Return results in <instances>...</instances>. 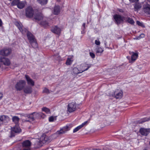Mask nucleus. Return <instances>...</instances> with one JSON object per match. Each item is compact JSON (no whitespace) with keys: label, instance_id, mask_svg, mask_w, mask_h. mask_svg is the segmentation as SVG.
Listing matches in <instances>:
<instances>
[{"label":"nucleus","instance_id":"nucleus-1","mask_svg":"<svg viewBox=\"0 0 150 150\" xmlns=\"http://www.w3.org/2000/svg\"><path fill=\"white\" fill-rule=\"evenodd\" d=\"M45 116V115L42 112H34L27 115V117L29 119L28 120L23 119V120L24 122H30L31 121H34L36 119L43 118Z\"/></svg>","mask_w":150,"mask_h":150},{"label":"nucleus","instance_id":"nucleus-2","mask_svg":"<svg viewBox=\"0 0 150 150\" xmlns=\"http://www.w3.org/2000/svg\"><path fill=\"white\" fill-rule=\"evenodd\" d=\"M15 24L23 34L27 33V36L30 42H32V41L35 40L33 35L30 32L28 31L27 29L23 27L21 23L16 22L15 23Z\"/></svg>","mask_w":150,"mask_h":150},{"label":"nucleus","instance_id":"nucleus-3","mask_svg":"<svg viewBox=\"0 0 150 150\" xmlns=\"http://www.w3.org/2000/svg\"><path fill=\"white\" fill-rule=\"evenodd\" d=\"M26 84V82L23 80H20L17 82L15 86L17 91H21L25 87Z\"/></svg>","mask_w":150,"mask_h":150},{"label":"nucleus","instance_id":"nucleus-4","mask_svg":"<svg viewBox=\"0 0 150 150\" xmlns=\"http://www.w3.org/2000/svg\"><path fill=\"white\" fill-rule=\"evenodd\" d=\"M91 64H88L86 63L83 65L82 67H87V68H86V69L84 68L83 70H79L77 68L74 67L72 71V73L74 74H78L80 73L83 72V71L87 70L88 69L91 67Z\"/></svg>","mask_w":150,"mask_h":150},{"label":"nucleus","instance_id":"nucleus-5","mask_svg":"<svg viewBox=\"0 0 150 150\" xmlns=\"http://www.w3.org/2000/svg\"><path fill=\"white\" fill-rule=\"evenodd\" d=\"M22 147L21 150H30L31 143L28 140L24 141L22 143Z\"/></svg>","mask_w":150,"mask_h":150},{"label":"nucleus","instance_id":"nucleus-6","mask_svg":"<svg viewBox=\"0 0 150 150\" xmlns=\"http://www.w3.org/2000/svg\"><path fill=\"white\" fill-rule=\"evenodd\" d=\"M12 50L11 49L6 47L0 50V55L4 56H7L11 53Z\"/></svg>","mask_w":150,"mask_h":150},{"label":"nucleus","instance_id":"nucleus-7","mask_svg":"<svg viewBox=\"0 0 150 150\" xmlns=\"http://www.w3.org/2000/svg\"><path fill=\"white\" fill-rule=\"evenodd\" d=\"M113 18L115 20V23L117 25L120 24L125 19L124 17H122L120 15L117 14L114 15Z\"/></svg>","mask_w":150,"mask_h":150},{"label":"nucleus","instance_id":"nucleus-8","mask_svg":"<svg viewBox=\"0 0 150 150\" xmlns=\"http://www.w3.org/2000/svg\"><path fill=\"white\" fill-rule=\"evenodd\" d=\"M34 12L33 8L31 7H28L25 9L26 16L28 18H31L34 16Z\"/></svg>","mask_w":150,"mask_h":150},{"label":"nucleus","instance_id":"nucleus-9","mask_svg":"<svg viewBox=\"0 0 150 150\" xmlns=\"http://www.w3.org/2000/svg\"><path fill=\"white\" fill-rule=\"evenodd\" d=\"M76 108V103L75 102H72L68 105L67 110L69 112H71L75 111Z\"/></svg>","mask_w":150,"mask_h":150},{"label":"nucleus","instance_id":"nucleus-10","mask_svg":"<svg viewBox=\"0 0 150 150\" xmlns=\"http://www.w3.org/2000/svg\"><path fill=\"white\" fill-rule=\"evenodd\" d=\"M33 18L35 21L38 22H40L43 19L42 14L40 13H38L35 14L33 16Z\"/></svg>","mask_w":150,"mask_h":150},{"label":"nucleus","instance_id":"nucleus-11","mask_svg":"<svg viewBox=\"0 0 150 150\" xmlns=\"http://www.w3.org/2000/svg\"><path fill=\"white\" fill-rule=\"evenodd\" d=\"M12 130L11 132V136L12 137L14 136L15 135L14 133H18L21 132V129L20 127H18V124L16 125L15 126L11 128Z\"/></svg>","mask_w":150,"mask_h":150},{"label":"nucleus","instance_id":"nucleus-12","mask_svg":"<svg viewBox=\"0 0 150 150\" xmlns=\"http://www.w3.org/2000/svg\"><path fill=\"white\" fill-rule=\"evenodd\" d=\"M139 132L142 135L146 136L150 132V129L141 128L140 129Z\"/></svg>","mask_w":150,"mask_h":150},{"label":"nucleus","instance_id":"nucleus-13","mask_svg":"<svg viewBox=\"0 0 150 150\" xmlns=\"http://www.w3.org/2000/svg\"><path fill=\"white\" fill-rule=\"evenodd\" d=\"M0 62L6 66H9L10 64V62L8 59L2 57H0Z\"/></svg>","mask_w":150,"mask_h":150},{"label":"nucleus","instance_id":"nucleus-14","mask_svg":"<svg viewBox=\"0 0 150 150\" xmlns=\"http://www.w3.org/2000/svg\"><path fill=\"white\" fill-rule=\"evenodd\" d=\"M123 95L122 92L118 89L116 90L114 93V97L116 99L121 98Z\"/></svg>","mask_w":150,"mask_h":150},{"label":"nucleus","instance_id":"nucleus-15","mask_svg":"<svg viewBox=\"0 0 150 150\" xmlns=\"http://www.w3.org/2000/svg\"><path fill=\"white\" fill-rule=\"evenodd\" d=\"M9 120V118L6 115H2L0 116V125L2 124L5 121L7 122Z\"/></svg>","mask_w":150,"mask_h":150},{"label":"nucleus","instance_id":"nucleus-16","mask_svg":"<svg viewBox=\"0 0 150 150\" xmlns=\"http://www.w3.org/2000/svg\"><path fill=\"white\" fill-rule=\"evenodd\" d=\"M25 77L27 80V83L28 85L32 86L34 85L35 82L28 75H25Z\"/></svg>","mask_w":150,"mask_h":150},{"label":"nucleus","instance_id":"nucleus-17","mask_svg":"<svg viewBox=\"0 0 150 150\" xmlns=\"http://www.w3.org/2000/svg\"><path fill=\"white\" fill-rule=\"evenodd\" d=\"M51 31L53 33L57 34H59L61 32V29L57 26L53 27L51 29Z\"/></svg>","mask_w":150,"mask_h":150},{"label":"nucleus","instance_id":"nucleus-18","mask_svg":"<svg viewBox=\"0 0 150 150\" xmlns=\"http://www.w3.org/2000/svg\"><path fill=\"white\" fill-rule=\"evenodd\" d=\"M60 7L59 6H55L54 9L53 13L55 15H58L60 12Z\"/></svg>","mask_w":150,"mask_h":150},{"label":"nucleus","instance_id":"nucleus-19","mask_svg":"<svg viewBox=\"0 0 150 150\" xmlns=\"http://www.w3.org/2000/svg\"><path fill=\"white\" fill-rule=\"evenodd\" d=\"M24 92L26 94L30 93L32 92V88L29 86H27L24 89Z\"/></svg>","mask_w":150,"mask_h":150},{"label":"nucleus","instance_id":"nucleus-20","mask_svg":"<svg viewBox=\"0 0 150 150\" xmlns=\"http://www.w3.org/2000/svg\"><path fill=\"white\" fill-rule=\"evenodd\" d=\"M42 139L43 143L49 142L50 141L49 137L46 135H45L44 137H42Z\"/></svg>","mask_w":150,"mask_h":150},{"label":"nucleus","instance_id":"nucleus-21","mask_svg":"<svg viewBox=\"0 0 150 150\" xmlns=\"http://www.w3.org/2000/svg\"><path fill=\"white\" fill-rule=\"evenodd\" d=\"M45 20V19L43 18V20L40 22V25L46 27L48 25V23Z\"/></svg>","mask_w":150,"mask_h":150},{"label":"nucleus","instance_id":"nucleus-22","mask_svg":"<svg viewBox=\"0 0 150 150\" xmlns=\"http://www.w3.org/2000/svg\"><path fill=\"white\" fill-rule=\"evenodd\" d=\"M144 11L146 14L150 15V6L149 4L144 8Z\"/></svg>","mask_w":150,"mask_h":150},{"label":"nucleus","instance_id":"nucleus-23","mask_svg":"<svg viewBox=\"0 0 150 150\" xmlns=\"http://www.w3.org/2000/svg\"><path fill=\"white\" fill-rule=\"evenodd\" d=\"M132 55L131 57V59L132 61H134L137 59L138 57V54L137 53H135L134 52H132Z\"/></svg>","mask_w":150,"mask_h":150},{"label":"nucleus","instance_id":"nucleus-24","mask_svg":"<svg viewBox=\"0 0 150 150\" xmlns=\"http://www.w3.org/2000/svg\"><path fill=\"white\" fill-rule=\"evenodd\" d=\"M12 120L13 121L16 125L19 122V118L18 116H14L12 117Z\"/></svg>","mask_w":150,"mask_h":150},{"label":"nucleus","instance_id":"nucleus-25","mask_svg":"<svg viewBox=\"0 0 150 150\" xmlns=\"http://www.w3.org/2000/svg\"><path fill=\"white\" fill-rule=\"evenodd\" d=\"M30 43L31 44L32 47L33 48H36L38 47V44L35 39L33 41H32V42H30Z\"/></svg>","mask_w":150,"mask_h":150},{"label":"nucleus","instance_id":"nucleus-26","mask_svg":"<svg viewBox=\"0 0 150 150\" xmlns=\"http://www.w3.org/2000/svg\"><path fill=\"white\" fill-rule=\"evenodd\" d=\"M25 6L24 3L23 1H20L17 5V7L20 9H22Z\"/></svg>","mask_w":150,"mask_h":150},{"label":"nucleus","instance_id":"nucleus-27","mask_svg":"<svg viewBox=\"0 0 150 150\" xmlns=\"http://www.w3.org/2000/svg\"><path fill=\"white\" fill-rule=\"evenodd\" d=\"M42 111L45 112L47 114H50L51 113L50 109L46 107L42 108Z\"/></svg>","mask_w":150,"mask_h":150},{"label":"nucleus","instance_id":"nucleus-28","mask_svg":"<svg viewBox=\"0 0 150 150\" xmlns=\"http://www.w3.org/2000/svg\"><path fill=\"white\" fill-rule=\"evenodd\" d=\"M38 2L42 5H44L47 4V0H37Z\"/></svg>","mask_w":150,"mask_h":150},{"label":"nucleus","instance_id":"nucleus-29","mask_svg":"<svg viewBox=\"0 0 150 150\" xmlns=\"http://www.w3.org/2000/svg\"><path fill=\"white\" fill-rule=\"evenodd\" d=\"M141 7V5L139 4H136L134 6V10L137 11Z\"/></svg>","mask_w":150,"mask_h":150},{"label":"nucleus","instance_id":"nucleus-30","mask_svg":"<svg viewBox=\"0 0 150 150\" xmlns=\"http://www.w3.org/2000/svg\"><path fill=\"white\" fill-rule=\"evenodd\" d=\"M19 2V0H13L11 3V5L12 6H17Z\"/></svg>","mask_w":150,"mask_h":150},{"label":"nucleus","instance_id":"nucleus-31","mask_svg":"<svg viewBox=\"0 0 150 150\" xmlns=\"http://www.w3.org/2000/svg\"><path fill=\"white\" fill-rule=\"evenodd\" d=\"M61 129L62 130V131L64 132V133H65L67 131L69 130L70 129V128L69 127V126H67L63 127Z\"/></svg>","mask_w":150,"mask_h":150},{"label":"nucleus","instance_id":"nucleus-32","mask_svg":"<svg viewBox=\"0 0 150 150\" xmlns=\"http://www.w3.org/2000/svg\"><path fill=\"white\" fill-rule=\"evenodd\" d=\"M127 21L129 23H130L131 24H133L134 23V22L133 20L130 18H126Z\"/></svg>","mask_w":150,"mask_h":150},{"label":"nucleus","instance_id":"nucleus-33","mask_svg":"<svg viewBox=\"0 0 150 150\" xmlns=\"http://www.w3.org/2000/svg\"><path fill=\"white\" fill-rule=\"evenodd\" d=\"M104 50L103 48L99 47H98L96 50V52L97 53H102L103 51Z\"/></svg>","mask_w":150,"mask_h":150},{"label":"nucleus","instance_id":"nucleus-34","mask_svg":"<svg viewBox=\"0 0 150 150\" xmlns=\"http://www.w3.org/2000/svg\"><path fill=\"white\" fill-rule=\"evenodd\" d=\"M73 61L71 60V58H68L66 62V64L67 65H69L72 63Z\"/></svg>","mask_w":150,"mask_h":150},{"label":"nucleus","instance_id":"nucleus-35","mask_svg":"<svg viewBox=\"0 0 150 150\" xmlns=\"http://www.w3.org/2000/svg\"><path fill=\"white\" fill-rule=\"evenodd\" d=\"M64 133V131H62V130L61 129L59 131H58L55 133V134L58 135H60Z\"/></svg>","mask_w":150,"mask_h":150},{"label":"nucleus","instance_id":"nucleus-36","mask_svg":"<svg viewBox=\"0 0 150 150\" xmlns=\"http://www.w3.org/2000/svg\"><path fill=\"white\" fill-rule=\"evenodd\" d=\"M81 126L79 125L76 128H75L73 130V132H75L78 131L79 129L81 128Z\"/></svg>","mask_w":150,"mask_h":150},{"label":"nucleus","instance_id":"nucleus-37","mask_svg":"<svg viewBox=\"0 0 150 150\" xmlns=\"http://www.w3.org/2000/svg\"><path fill=\"white\" fill-rule=\"evenodd\" d=\"M56 120V117H54L53 116H51L49 118V121L50 122H53L54 120Z\"/></svg>","mask_w":150,"mask_h":150},{"label":"nucleus","instance_id":"nucleus-38","mask_svg":"<svg viewBox=\"0 0 150 150\" xmlns=\"http://www.w3.org/2000/svg\"><path fill=\"white\" fill-rule=\"evenodd\" d=\"M137 23L140 26L143 27H144V25L143 24V23H142L140 22L139 21H137Z\"/></svg>","mask_w":150,"mask_h":150},{"label":"nucleus","instance_id":"nucleus-39","mask_svg":"<svg viewBox=\"0 0 150 150\" xmlns=\"http://www.w3.org/2000/svg\"><path fill=\"white\" fill-rule=\"evenodd\" d=\"M144 36H145V35L144 34L142 33L139 35V36L137 38V39H139L141 38H144Z\"/></svg>","mask_w":150,"mask_h":150},{"label":"nucleus","instance_id":"nucleus-40","mask_svg":"<svg viewBox=\"0 0 150 150\" xmlns=\"http://www.w3.org/2000/svg\"><path fill=\"white\" fill-rule=\"evenodd\" d=\"M143 121L142 122H140V123H141L142 122H144L146 121H148L150 120V117L149 118H144L143 120Z\"/></svg>","mask_w":150,"mask_h":150},{"label":"nucleus","instance_id":"nucleus-41","mask_svg":"<svg viewBox=\"0 0 150 150\" xmlns=\"http://www.w3.org/2000/svg\"><path fill=\"white\" fill-rule=\"evenodd\" d=\"M89 54L90 56L92 58H95V55L93 53L90 52Z\"/></svg>","mask_w":150,"mask_h":150},{"label":"nucleus","instance_id":"nucleus-42","mask_svg":"<svg viewBox=\"0 0 150 150\" xmlns=\"http://www.w3.org/2000/svg\"><path fill=\"white\" fill-rule=\"evenodd\" d=\"M43 92L45 93H49V90L46 88H44Z\"/></svg>","mask_w":150,"mask_h":150},{"label":"nucleus","instance_id":"nucleus-43","mask_svg":"<svg viewBox=\"0 0 150 150\" xmlns=\"http://www.w3.org/2000/svg\"><path fill=\"white\" fill-rule=\"evenodd\" d=\"M95 43L97 45H99L100 42L99 40H95Z\"/></svg>","mask_w":150,"mask_h":150},{"label":"nucleus","instance_id":"nucleus-44","mask_svg":"<svg viewBox=\"0 0 150 150\" xmlns=\"http://www.w3.org/2000/svg\"><path fill=\"white\" fill-rule=\"evenodd\" d=\"M87 121H86L84 122V123H82L81 125H80L81 126V127H82L85 125H86L87 123Z\"/></svg>","mask_w":150,"mask_h":150},{"label":"nucleus","instance_id":"nucleus-45","mask_svg":"<svg viewBox=\"0 0 150 150\" xmlns=\"http://www.w3.org/2000/svg\"><path fill=\"white\" fill-rule=\"evenodd\" d=\"M129 1L132 3L134 2L137 3L138 1V0H129Z\"/></svg>","mask_w":150,"mask_h":150},{"label":"nucleus","instance_id":"nucleus-46","mask_svg":"<svg viewBox=\"0 0 150 150\" xmlns=\"http://www.w3.org/2000/svg\"><path fill=\"white\" fill-rule=\"evenodd\" d=\"M85 25H86V24L85 23H84L83 24L82 26L83 27V28H82V29H83V30H84L85 28Z\"/></svg>","mask_w":150,"mask_h":150},{"label":"nucleus","instance_id":"nucleus-47","mask_svg":"<svg viewBox=\"0 0 150 150\" xmlns=\"http://www.w3.org/2000/svg\"><path fill=\"white\" fill-rule=\"evenodd\" d=\"M84 64H81V67H82V70H83V69L84 68L85 69H86V68H85V67H87H87H82V66H83V65H84Z\"/></svg>","mask_w":150,"mask_h":150},{"label":"nucleus","instance_id":"nucleus-48","mask_svg":"<svg viewBox=\"0 0 150 150\" xmlns=\"http://www.w3.org/2000/svg\"><path fill=\"white\" fill-rule=\"evenodd\" d=\"M2 22L1 20L0 19V27L2 25Z\"/></svg>","mask_w":150,"mask_h":150},{"label":"nucleus","instance_id":"nucleus-49","mask_svg":"<svg viewBox=\"0 0 150 150\" xmlns=\"http://www.w3.org/2000/svg\"><path fill=\"white\" fill-rule=\"evenodd\" d=\"M2 94L0 93V100L1 99V98L2 97Z\"/></svg>","mask_w":150,"mask_h":150},{"label":"nucleus","instance_id":"nucleus-50","mask_svg":"<svg viewBox=\"0 0 150 150\" xmlns=\"http://www.w3.org/2000/svg\"><path fill=\"white\" fill-rule=\"evenodd\" d=\"M119 11L120 12H123V11L122 9H120Z\"/></svg>","mask_w":150,"mask_h":150},{"label":"nucleus","instance_id":"nucleus-51","mask_svg":"<svg viewBox=\"0 0 150 150\" xmlns=\"http://www.w3.org/2000/svg\"><path fill=\"white\" fill-rule=\"evenodd\" d=\"M132 52H129V53L130 54H131V55H132Z\"/></svg>","mask_w":150,"mask_h":150},{"label":"nucleus","instance_id":"nucleus-52","mask_svg":"<svg viewBox=\"0 0 150 150\" xmlns=\"http://www.w3.org/2000/svg\"><path fill=\"white\" fill-rule=\"evenodd\" d=\"M127 58L128 59H129V58H130L129 57H128V56L127 57Z\"/></svg>","mask_w":150,"mask_h":150},{"label":"nucleus","instance_id":"nucleus-53","mask_svg":"<svg viewBox=\"0 0 150 150\" xmlns=\"http://www.w3.org/2000/svg\"><path fill=\"white\" fill-rule=\"evenodd\" d=\"M143 150H147V149H144Z\"/></svg>","mask_w":150,"mask_h":150},{"label":"nucleus","instance_id":"nucleus-54","mask_svg":"<svg viewBox=\"0 0 150 150\" xmlns=\"http://www.w3.org/2000/svg\"><path fill=\"white\" fill-rule=\"evenodd\" d=\"M106 43H105V45H106Z\"/></svg>","mask_w":150,"mask_h":150},{"label":"nucleus","instance_id":"nucleus-55","mask_svg":"<svg viewBox=\"0 0 150 150\" xmlns=\"http://www.w3.org/2000/svg\"><path fill=\"white\" fill-rule=\"evenodd\" d=\"M131 62L130 61H129V62L130 63Z\"/></svg>","mask_w":150,"mask_h":150}]
</instances>
